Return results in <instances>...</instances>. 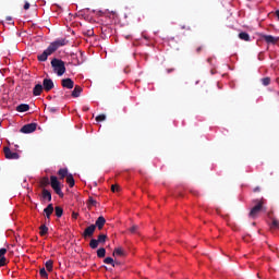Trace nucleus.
<instances>
[{
    "label": "nucleus",
    "instance_id": "nucleus-20",
    "mask_svg": "<svg viewBox=\"0 0 279 279\" xmlns=\"http://www.w3.org/2000/svg\"><path fill=\"white\" fill-rule=\"evenodd\" d=\"M41 195L44 199H48V202H51V192H49V190L44 189Z\"/></svg>",
    "mask_w": 279,
    "mask_h": 279
},
{
    "label": "nucleus",
    "instance_id": "nucleus-19",
    "mask_svg": "<svg viewBox=\"0 0 279 279\" xmlns=\"http://www.w3.org/2000/svg\"><path fill=\"white\" fill-rule=\"evenodd\" d=\"M66 182L69 183V186L73 189L75 186V179H73V174L66 175Z\"/></svg>",
    "mask_w": 279,
    "mask_h": 279
},
{
    "label": "nucleus",
    "instance_id": "nucleus-30",
    "mask_svg": "<svg viewBox=\"0 0 279 279\" xmlns=\"http://www.w3.org/2000/svg\"><path fill=\"white\" fill-rule=\"evenodd\" d=\"M104 263L106 264V265H114V259L112 258V257H106L105 259H104Z\"/></svg>",
    "mask_w": 279,
    "mask_h": 279
},
{
    "label": "nucleus",
    "instance_id": "nucleus-24",
    "mask_svg": "<svg viewBox=\"0 0 279 279\" xmlns=\"http://www.w3.org/2000/svg\"><path fill=\"white\" fill-rule=\"evenodd\" d=\"M89 247L92 250H97V247H99V241L95 240V239H92L90 242H89Z\"/></svg>",
    "mask_w": 279,
    "mask_h": 279
},
{
    "label": "nucleus",
    "instance_id": "nucleus-45",
    "mask_svg": "<svg viewBox=\"0 0 279 279\" xmlns=\"http://www.w3.org/2000/svg\"><path fill=\"white\" fill-rule=\"evenodd\" d=\"M276 16L279 19V10L276 11Z\"/></svg>",
    "mask_w": 279,
    "mask_h": 279
},
{
    "label": "nucleus",
    "instance_id": "nucleus-38",
    "mask_svg": "<svg viewBox=\"0 0 279 279\" xmlns=\"http://www.w3.org/2000/svg\"><path fill=\"white\" fill-rule=\"evenodd\" d=\"M112 267H121V262L113 260Z\"/></svg>",
    "mask_w": 279,
    "mask_h": 279
},
{
    "label": "nucleus",
    "instance_id": "nucleus-36",
    "mask_svg": "<svg viewBox=\"0 0 279 279\" xmlns=\"http://www.w3.org/2000/svg\"><path fill=\"white\" fill-rule=\"evenodd\" d=\"M5 254H8V250L7 248H0V258L5 257Z\"/></svg>",
    "mask_w": 279,
    "mask_h": 279
},
{
    "label": "nucleus",
    "instance_id": "nucleus-2",
    "mask_svg": "<svg viewBox=\"0 0 279 279\" xmlns=\"http://www.w3.org/2000/svg\"><path fill=\"white\" fill-rule=\"evenodd\" d=\"M51 66L59 77H62V74L66 73V66L64 65V61L60 59H52Z\"/></svg>",
    "mask_w": 279,
    "mask_h": 279
},
{
    "label": "nucleus",
    "instance_id": "nucleus-5",
    "mask_svg": "<svg viewBox=\"0 0 279 279\" xmlns=\"http://www.w3.org/2000/svg\"><path fill=\"white\" fill-rule=\"evenodd\" d=\"M3 153L7 160H19V158H21V155H19V153L12 151V149H10L8 146L3 147Z\"/></svg>",
    "mask_w": 279,
    "mask_h": 279
},
{
    "label": "nucleus",
    "instance_id": "nucleus-15",
    "mask_svg": "<svg viewBox=\"0 0 279 279\" xmlns=\"http://www.w3.org/2000/svg\"><path fill=\"white\" fill-rule=\"evenodd\" d=\"M29 110V105L27 104H21L16 107L17 112H27Z\"/></svg>",
    "mask_w": 279,
    "mask_h": 279
},
{
    "label": "nucleus",
    "instance_id": "nucleus-47",
    "mask_svg": "<svg viewBox=\"0 0 279 279\" xmlns=\"http://www.w3.org/2000/svg\"><path fill=\"white\" fill-rule=\"evenodd\" d=\"M171 71H173V69L172 70H168V73H171Z\"/></svg>",
    "mask_w": 279,
    "mask_h": 279
},
{
    "label": "nucleus",
    "instance_id": "nucleus-16",
    "mask_svg": "<svg viewBox=\"0 0 279 279\" xmlns=\"http://www.w3.org/2000/svg\"><path fill=\"white\" fill-rule=\"evenodd\" d=\"M240 40H244L245 43H250L251 38H250V34H247L246 32H242L239 35Z\"/></svg>",
    "mask_w": 279,
    "mask_h": 279
},
{
    "label": "nucleus",
    "instance_id": "nucleus-33",
    "mask_svg": "<svg viewBox=\"0 0 279 279\" xmlns=\"http://www.w3.org/2000/svg\"><path fill=\"white\" fill-rule=\"evenodd\" d=\"M96 121L100 123L101 121H106V114H99L96 117Z\"/></svg>",
    "mask_w": 279,
    "mask_h": 279
},
{
    "label": "nucleus",
    "instance_id": "nucleus-18",
    "mask_svg": "<svg viewBox=\"0 0 279 279\" xmlns=\"http://www.w3.org/2000/svg\"><path fill=\"white\" fill-rule=\"evenodd\" d=\"M58 175H60L61 180H64L69 175V170L66 168H62L58 171Z\"/></svg>",
    "mask_w": 279,
    "mask_h": 279
},
{
    "label": "nucleus",
    "instance_id": "nucleus-32",
    "mask_svg": "<svg viewBox=\"0 0 279 279\" xmlns=\"http://www.w3.org/2000/svg\"><path fill=\"white\" fill-rule=\"evenodd\" d=\"M271 228L279 230V220L278 219H276V218L272 219Z\"/></svg>",
    "mask_w": 279,
    "mask_h": 279
},
{
    "label": "nucleus",
    "instance_id": "nucleus-25",
    "mask_svg": "<svg viewBox=\"0 0 279 279\" xmlns=\"http://www.w3.org/2000/svg\"><path fill=\"white\" fill-rule=\"evenodd\" d=\"M47 271H53V260L49 259L45 263Z\"/></svg>",
    "mask_w": 279,
    "mask_h": 279
},
{
    "label": "nucleus",
    "instance_id": "nucleus-11",
    "mask_svg": "<svg viewBox=\"0 0 279 279\" xmlns=\"http://www.w3.org/2000/svg\"><path fill=\"white\" fill-rule=\"evenodd\" d=\"M94 226L96 229L98 228V230H104V226H106V218H104V216L98 217Z\"/></svg>",
    "mask_w": 279,
    "mask_h": 279
},
{
    "label": "nucleus",
    "instance_id": "nucleus-34",
    "mask_svg": "<svg viewBox=\"0 0 279 279\" xmlns=\"http://www.w3.org/2000/svg\"><path fill=\"white\" fill-rule=\"evenodd\" d=\"M137 231H138V226H136V225H134L132 228H130L131 234H136Z\"/></svg>",
    "mask_w": 279,
    "mask_h": 279
},
{
    "label": "nucleus",
    "instance_id": "nucleus-8",
    "mask_svg": "<svg viewBox=\"0 0 279 279\" xmlns=\"http://www.w3.org/2000/svg\"><path fill=\"white\" fill-rule=\"evenodd\" d=\"M43 88H44V90H46V93H49V90H52V88H53V80H51V78H44V81H43Z\"/></svg>",
    "mask_w": 279,
    "mask_h": 279
},
{
    "label": "nucleus",
    "instance_id": "nucleus-1",
    "mask_svg": "<svg viewBox=\"0 0 279 279\" xmlns=\"http://www.w3.org/2000/svg\"><path fill=\"white\" fill-rule=\"evenodd\" d=\"M69 41L64 38L57 39L53 43H51L46 50L41 54L37 56V59L39 62H47V59L49 56H52V53H56L60 47H64Z\"/></svg>",
    "mask_w": 279,
    "mask_h": 279
},
{
    "label": "nucleus",
    "instance_id": "nucleus-46",
    "mask_svg": "<svg viewBox=\"0 0 279 279\" xmlns=\"http://www.w3.org/2000/svg\"><path fill=\"white\" fill-rule=\"evenodd\" d=\"M7 21H12V17L8 16V17H7Z\"/></svg>",
    "mask_w": 279,
    "mask_h": 279
},
{
    "label": "nucleus",
    "instance_id": "nucleus-41",
    "mask_svg": "<svg viewBox=\"0 0 279 279\" xmlns=\"http://www.w3.org/2000/svg\"><path fill=\"white\" fill-rule=\"evenodd\" d=\"M254 193H260V186H256L254 190H253Z\"/></svg>",
    "mask_w": 279,
    "mask_h": 279
},
{
    "label": "nucleus",
    "instance_id": "nucleus-9",
    "mask_svg": "<svg viewBox=\"0 0 279 279\" xmlns=\"http://www.w3.org/2000/svg\"><path fill=\"white\" fill-rule=\"evenodd\" d=\"M61 86L63 88H68V90H71L73 88V86H75V82H73V80H71V78H63L61 81Z\"/></svg>",
    "mask_w": 279,
    "mask_h": 279
},
{
    "label": "nucleus",
    "instance_id": "nucleus-14",
    "mask_svg": "<svg viewBox=\"0 0 279 279\" xmlns=\"http://www.w3.org/2000/svg\"><path fill=\"white\" fill-rule=\"evenodd\" d=\"M82 95V87L80 85H76L74 89L72 90V97L76 98Z\"/></svg>",
    "mask_w": 279,
    "mask_h": 279
},
{
    "label": "nucleus",
    "instance_id": "nucleus-6",
    "mask_svg": "<svg viewBox=\"0 0 279 279\" xmlns=\"http://www.w3.org/2000/svg\"><path fill=\"white\" fill-rule=\"evenodd\" d=\"M36 128H38V124L36 123L25 124L21 128L20 132H22V134H32L33 132H36Z\"/></svg>",
    "mask_w": 279,
    "mask_h": 279
},
{
    "label": "nucleus",
    "instance_id": "nucleus-17",
    "mask_svg": "<svg viewBox=\"0 0 279 279\" xmlns=\"http://www.w3.org/2000/svg\"><path fill=\"white\" fill-rule=\"evenodd\" d=\"M48 232H49V228L47 227V225H41L39 227L40 236H46V234H48Z\"/></svg>",
    "mask_w": 279,
    "mask_h": 279
},
{
    "label": "nucleus",
    "instance_id": "nucleus-28",
    "mask_svg": "<svg viewBox=\"0 0 279 279\" xmlns=\"http://www.w3.org/2000/svg\"><path fill=\"white\" fill-rule=\"evenodd\" d=\"M39 276H41V278H44V279L49 278V274H47V270L45 268H40Z\"/></svg>",
    "mask_w": 279,
    "mask_h": 279
},
{
    "label": "nucleus",
    "instance_id": "nucleus-13",
    "mask_svg": "<svg viewBox=\"0 0 279 279\" xmlns=\"http://www.w3.org/2000/svg\"><path fill=\"white\" fill-rule=\"evenodd\" d=\"M44 213L47 219H51V215H53V204H49L45 209Z\"/></svg>",
    "mask_w": 279,
    "mask_h": 279
},
{
    "label": "nucleus",
    "instance_id": "nucleus-7",
    "mask_svg": "<svg viewBox=\"0 0 279 279\" xmlns=\"http://www.w3.org/2000/svg\"><path fill=\"white\" fill-rule=\"evenodd\" d=\"M95 230H97L95 225L87 227L82 234L83 239H90L95 234Z\"/></svg>",
    "mask_w": 279,
    "mask_h": 279
},
{
    "label": "nucleus",
    "instance_id": "nucleus-27",
    "mask_svg": "<svg viewBox=\"0 0 279 279\" xmlns=\"http://www.w3.org/2000/svg\"><path fill=\"white\" fill-rule=\"evenodd\" d=\"M263 86H269L271 84V77L267 76L262 78Z\"/></svg>",
    "mask_w": 279,
    "mask_h": 279
},
{
    "label": "nucleus",
    "instance_id": "nucleus-44",
    "mask_svg": "<svg viewBox=\"0 0 279 279\" xmlns=\"http://www.w3.org/2000/svg\"><path fill=\"white\" fill-rule=\"evenodd\" d=\"M83 110H84L85 112H88V110H90V108L84 107Z\"/></svg>",
    "mask_w": 279,
    "mask_h": 279
},
{
    "label": "nucleus",
    "instance_id": "nucleus-42",
    "mask_svg": "<svg viewBox=\"0 0 279 279\" xmlns=\"http://www.w3.org/2000/svg\"><path fill=\"white\" fill-rule=\"evenodd\" d=\"M24 10H29V2H25Z\"/></svg>",
    "mask_w": 279,
    "mask_h": 279
},
{
    "label": "nucleus",
    "instance_id": "nucleus-12",
    "mask_svg": "<svg viewBox=\"0 0 279 279\" xmlns=\"http://www.w3.org/2000/svg\"><path fill=\"white\" fill-rule=\"evenodd\" d=\"M44 87L41 84H37L35 85V87L33 88V95L34 97H38L43 94Z\"/></svg>",
    "mask_w": 279,
    "mask_h": 279
},
{
    "label": "nucleus",
    "instance_id": "nucleus-4",
    "mask_svg": "<svg viewBox=\"0 0 279 279\" xmlns=\"http://www.w3.org/2000/svg\"><path fill=\"white\" fill-rule=\"evenodd\" d=\"M254 203L256 204L250 211V217H252V219H256V217H258V215L260 214V210H263V205L265 204V201L263 199H255Z\"/></svg>",
    "mask_w": 279,
    "mask_h": 279
},
{
    "label": "nucleus",
    "instance_id": "nucleus-39",
    "mask_svg": "<svg viewBox=\"0 0 279 279\" xmlns=\"http://www.w3.org/2000/svg\"><path fill=\"white\" fill-rule=\"evenodd\" d=\"M77 217H80V214L73 211V213H72V219H77Z\"/></svg>",
    "mask_w": 279,
    "mask_h": 279
},
{
    "label": "nucleus",
    "instance_id": "nucleus-29",
    "mask_svg": "<svg viewBox=\"0 0 279 279\" xmlns=\"http://www.w3.org/2000/svg\"><path fill=\"white\" fill-rule=\"evenodd\" d=\"M107 239H108V235L99 234L97 241H98V243H106Z\"/></svg>",
    "mask_w": 279,
    "mask_h": 279
},
{
    "label": "nucleus",
    "instance_id": "nucleus-31",
    "mask_svg": "<svg viewBox=\"0 0 279 279\" xmlns=\"http://www.w3.org/2000/svg\"><path fill=\"white\" fill-rule=\"evenodd\" d=\"M88 206H97V201H95V198H93L92 196L88 197V202H87Z\"/></svg>",
    "mask_w": 279,
    "mask_h": 279
},
{
    "label": "nucleus",
    "instance_id": "nucleus-35",
    "mask_svg": "<svg viewBox=\"0 0 279 279\" xmlns=\"http://www.w3.org/2000/svg\"><path fill=\"white\" fill-rule=\"evenodd\" d=\"M8 259L5 257H0V267H5Z\"/></svg>",
    "mask_w": 279,
    "mask_h": 279
},
{
    "label": "nucleus",
    "instance_id": "nucleus-37",
    "mask_svg": "<svg viewBox=\"0 0 279 279\" xmlns=\"http://www.w3.org/2000/svg\"><path fill=\"white\" fill-rule=\"evenodd\" d=\"M112 193H117L119 191V185H111Z\"/></svg>",
    "mask_w": 279,
    "mask_h": 279
},
{
    "label": "nucleus",
    "instance_id": "nucleus-21",
    "mask_svg": "<svg viewBox=\"0 0 279 279\" xmlns=\"http://www.w3.org/2000/svg\"><path fill=\"white\" fill-rule=\"evenodd\" d=\"M39 184L41 187L49 186V184H51V181H49L48 177H44L41 178Z\"/></svg>",
    "mask_w": 279,
    "mask_h": 279
},
{
    "label": "nucleus",
    "instance_id": "nucleus-22",
    "mask_svg": "<svg viewBox=\"0 0 279 279\" xmlns=\"http://www.w3.org/2000/svg\"><path fill=\"white\" fill-rule=\"evenodd\" d=\"M113 256H125V251L121 247H117L113 251Z\"/></svg>",
    "mask_w": 279,
    "mask_h": 279
},
{
    "label": "nucleus",
    "instance_id": "nucleus-40",
    "mask_svg": "<svg viewBox=\"0 0 279 279\" xmlns=\"http://www.w3.org/2000/svg\"><path fill=\"white\" fill-rule=\"evenodd\" d=\"M49 112H58V108L51 107V108H49Z\"/></svg>",
    "mask_w": 279,
    "mask_h": 279
},
{
    "label": "nucleus",
    "instance_id": "nucleus-43",
    "mask_svg": "<svg viewBox=\"0 0 279 279\" xmlns=\"http://www.w3.org/2000/svg\"><path fill=\"white\" fill-rule=\"evenodd\" d=\"M202 49H203L202 46H199L198 48H196V53H201Z\"/></svg>",
    "mask_w": 279,
    "mask_h": 279
},
{
    "label": "nucleus",
    "instance_id": "nucleus-26",
    "mask_svg": "<svg viewBox=\"0 0 279 279\" xmlns=\"http://www.w3.org/2000/svg\"><path fill=\"white\" fill-rule=\"evenodd\" d=\"M97 256H98V258H105L106 257V248H104V247L98 248Z\"/></svg>",
    "mask_w": 279,
    "mask_h": 279
},
{
    "label": "nucleus",
    "instance_id": "nucleus-10",
    "mask_svg": "<svg viewBox=\"0 0 279 279\" xmlns=\"http://www.w3.org/2000/svg\"><path fill=\"white\" fill-rule=\"evenodd\" d=\"M262 38L268 45H276V43H278V38H276V37H274L271 35H262Z\"/></svg>",
    "mask_w": 279,
    "mask_h": 279
},
{
    "label": "nucleus",
    "instance_id": "nucleus-23",
    "mask_svg": "<svg viewBox=\"0 0 279 279\" xmlns=\"http://www.w3.org/2000/svg\"><path fill=\"white\" fill-rule=\"evenodd\" d=\"M54 213H56V217L60 218V217H62V215H64V209H62V207H60V206H56Z\"/></svg>",
    "mask_w": 279,
    "mask_h": 279
},
{
    "label": "nucleus",
    "instance_id": "nucleus-3",
    "mask_svg": "<svg viewBox=\"0 0 279 279\" xmlns=\"http://www.w3.org/2000/svg\"><path fill=\"white\" fill-rule=\"evenodd\" d=\"M50 186L54 191L59 197H64V193L62 192V186L60 185V181L58 180V177L51 175L50 177Z\"/></svg>",
    "mask_w": 279,
    "mask_h": 279
}]
</instances>
